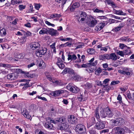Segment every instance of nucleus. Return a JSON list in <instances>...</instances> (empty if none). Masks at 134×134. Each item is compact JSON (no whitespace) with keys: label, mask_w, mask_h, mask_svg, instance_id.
Instances as JSON below:
<instances>
[{"label":"nucleus","mask_w":134,"mask_h":134,"mask_svg":"<svg viewBox=\"0 0 134 134\" xmlns=\"http://www.w3.org/2000/svg\"><path fill=\"white\" fill-rule=\"evenodd\" d=\"M14 75L13 73L9 74L7 75V78L11 80H14L15 79Z\"/></svg>","instance_id":"34"},{"label":"nucleus","mask_w":134,"mask_h":134,"mask_svg":"<svg viewBox=\"0 0 134 134\" xmlns=\"http://www.w3.org/2000/svg\"><path fill=\"white\" fill-rule=\"evenodd\" d=\"M1 67H3L4 68H10L11 67V65L10 64H5L1 63Z\"/></svg>","instance_id":"47"},{"label":"nucleus","mask_w":134,"mask_h":134,"mask_svg":"<svg viewBox=\"0 0 134 134\" xmlns=\"http://www.w3.org/2000/svg\"><path fill=\"white\" fill-rule=\"evenodd\" d=\"M94 12L96 13H103L104 11L103 10L99 9H96L94 11Z\"/></svg>","instance_id":"55"},{"label":"nucleus","mask_w":134,"mask_h":134,"mask_svg":"<svg viewBox=\"0 0 134 134\" xmlns=\"http://www.w3.org/2000/svg\"><path fill=\"white\" fill-rule=\"evenodd\" d=\"M37 65L42 68H44L46 66L45 63L41 59H39L37 60Z\"/></svg>","instance_id":"20"},{"label":"nucleus","mask_w":134,"mask_h":134,"mask_svg":"<svg viewBox=\"0 0 134 134\" xmlns=\"http://www.w3.org/2000/svg\"><path fill=\"white\" fill-rule=\"evenodd\" d=\"M76 44L78 46L76 47L75 48V49H77L78 48H82V46L84 45L83 43L82 42H77Z\"/></svg>","instance_id":"38"},{"label":"nucleus","mask_w":134,"mask_h":134,"mask_svg":"<svg viewBox=\"0 0 134 134\" xmlns=\"http://www.w3.org/2000/svg\"><path fill=\"white\" fill-rule=\"evenodd\" d=\"M84 86L85 88L87 89H89L92 87L91 84L88 82L86 84L84 85Z\"/></svg>","instance_id":"37"},{"label":"nucleus","mask_w":134,"mask_h":134,"mask_svg":"<svg viewBox=\"0 0 134 134\" xmlns=\"http://www.w3.org/2000/svg\"><path fill=\"white\" fill-rule=\"evenodd\" d=\"M79 13L80 15L79 16V18L78 21H84L87 17L86 13H85L82 12H80Z\"/></svg>","instance_id":"9"},{"label":"nucleus","mask_w":134,"mask_h":134,"mask_svg":"<svg viewBox=\"0 0 134 134\" xmlns=\"http://www.w3.org/2000/svg\"><path fill=\"white\" fill-rule=\"evenodd\" d=\"M26 38L25 37H23L21 38L20 40L19 41V42L20 45H22L26 41Z\"/></svg>","instance_id":"36"},{"label":"nucleus","mask_w":134,"mask_h":134,"mask_svg":"<svg viewBox=\"0 0 134 134\" xmlns=\"http://www.w3.org/2000/svg\"><path fill=\"white\" fill-rule=\"evenodd\" d=\"M48 28H43L40 31L39 34L41 35L47 34L48 30Z\"/></svg>","instance_id":"30"},{"label":"nucleus","mask_w":134,"mask_h":134,"mask_svg":"<svg viewBox=\"0 0 134 134\" xmlns=\"http://www.w3.org/2000/svg\"><path fill=\"white\" fill-rule=\"evenodd\" d=\"M47 79L51 82L57 84L58 85L61 86L63 85V83L60 80H57L52 78L49 75H46Z\"/></svg>","instance_id":"4"},{"label":"nucleus","mask_w":134,"mask_h":134,"mask_svg":"<svg viewBox=\"0 0 134 134\" xmlns=\"http://www.w3.org/2000/svg\"><path fill=\"white\" fill-rule=\"evenodd\" d=\"M87 51L90 54H92L94 52V49H88Z\"/></svg>","instance_id":"52"},{"label":"nucleus","mask_w":134,"mask_h":134,"mask_svg":"<svg viewBox=\"0 0 134 134\" xmlns=\"http://www.w3.org/2000/svg\"><path fill=\"white\" fill-rule=\"evenodd\" d=\"M68 59L69 60H75L77 58L76 56L74 54L72 55H71L70 54H68Z\"/></svg>","instance_id":"31"},{"label":"nucleus","mask_w":134,"mask_h":134,"mask_svg":"<svg viewBox=\"0 0 134 134\" xmlns=\"http://www.w3.org/2000/svg\"><path fill=\"white\" fill-rule=\"evenodd\" d=\"M100 116L102 118H105L107 117L106 114L105 113L104 110L103 109H101L100 112Z\"/></svg>","instance_id":"32"},{"label":"nucleus","mask_w":134,"mask_h":134,"mask_svg":"<svg viewBox=\"0 0 134 134\" xmlns=\"http://www.w3.org/2000/svg\"><path fill=\"white\" fill-rule=\"evenodd\" d=\"M72 78L74 80L78 81L79 79V76L75 74H74L73 76H72Z\"/></svg>","instance_id":"42"},{"label":"nucleus","mask_w":134,"mask_h":134,"mask_svg":"<svg viewBox=\"0 0 134 134\" xmlns=\"http://www.w3.org/2000/svg\"><path fill=\"white\" fill-rule=\"evenodd\" d=\"M102 69L100 68H99L95 70V74L97 75H99L102 72Z\"/></svg>","instance_id":"41"},{"label":"nucleus","mask_w":134,"mask_h":134,"mask_svg":"<svg viewBox=\"0 0 134 134\" xmlns=\"http://www.w3.org/2000/svg\"><path fill=\"white\" fill-rule=\"evenodd\" d=\"M69 1V0H63L62 1H60V3L62 2V6H63V5L66 3V2H68Z\"/></svg>","instance_id":"64"},{"label":"nucleus","mask_w":134,"mask_h":134,"mask_svg":"<svg viewBox=\"0 0 134 134\" xmlns=\"http://www.w3.org/2000/svg\"><path fill=\"white\" fill-rule=\"evenodd\" d=\"M22 114L28 119H29L30 118V116L29 114L28 111L25 109H24L23 111L22 112Z\"/></svg>","instance_id":"24"},{"label":"nucleus","mask_w":134,"mask_h":134,"mask_svg":"<svg viewBox=\"0 0 134 134\" xmlns=\"http://www.w3.org/2000/svg\"><path fill=\"white\" fill-rule=\"evenodd\" d=\"M109 20L110 21V22L111 23H118L119 21L118 20H116L115 19H109Z\"/></svg>","instance_id":"59"},{"label":"nucleus","mask_w":134,"mask_h":134,"mask_svg":"<svg viewBox=\"0 0 134 134\" xmlns=\"http://www.w3.org/2000/svg\"><path fill=\"white\" fill-rule=\"evenodd\" d=\"M21 0H12L11 3L13 5L19 4L22 3Z\"/></svg>","instance_id":"33"},{"label":"nucleus","mask_w":134,"mask_h":134,"mask_svg":"<svg viewBox=\"0 0 134 134\" xmlns=\"http://www.w3.org/2000/svg\"><path fill=\"white\" fill-rule=\"evenodd\" d=\"M7 34L6 30L4 28H2L0 30V35L2 37H5Z\"/></svg>","instance_id":"26"},{"label":"nucleus","mask_w":134,"mask_h":134,"mask_svg":"<svg viewBox=\"0 0 134 134\" xmlns=\"http://www.w3.org/2000/svg\"><path fill=\"white\" fill-rule=\"evenodd\" d=\"M108 54H101L99 56V59L100 60H103L105 59L108 60Z\"/></svg>","instance_id":"27"},{"label":"nucleus","mask_w":134,"mask_h":134,"mask_svg":"<svg viewBox=\"0 0 134 134\" xmlns=\"http://www.w3.org/2000/svg\"><path fill=\"white\" fill-rule=\"evenodd\" d=\"M120 83L119 81H112L110 84L111 85H115L118 84Z\"/></svg>","instance_id":"54"},{"label":"nucleus","mask_w":134,"mask_h":134,"mask_svg":"<svg viewBox=\"0 0 134 134\" xmlns=\"http://www.w3.org/2000/svg\"><path fill=\"white\" fill-rule=\"evenodd\" d=\"M116 54L121 56V57H124V51H120L117 50L116 52Z\"/></svg>","instance_id":"45"},{"label":"nucleus","mask_w":134,"mask_h":134,"mask_svg":"<svg viewBox=\"0 0 134 134\" xmlns=\"http://www.w3.org/2000/svg\"><path fill=\"white\" fill-rule=\"evenodd\" d=\"M108 60L111 59L112 60L115 61L117 59V56L115 53H112L109 54H108Z\"/></svg>","instance_id":"14"},{"label":"nucleus","mask_w":134,"mask_h":134,"mask_svg":"<svg viewBox=\"0 0 134 134\" xmlns=\"http://www.w3.org/2000/svg\"><path fill=\"white\" fill-rule=\"evenodd\" d=\"M111 122L113 123V124L115 126H118L117 122V119H116L115 120H111Z\"/></svg>","instance_id":"48"},{"label":"nucleus","mask_w":134,"mask_h":134,"mask_svg":"<svg viewBox=\"0 0 134 134\" xmlns=\"http://www.w3.org/2000/svg\"><path fill=\"white\" fill-rule=\"evenodd\" d=\"M97 23L96 19L92 17H91L88 19L87 23L88 26L91 27H93Z\"/></svg>","instance_id":"2"},{"label":"nucleus","mask_w":134,"mask_h":134,"mask_svg":"<svg viewBox=\"0 0 134 134\" xmlns=\"http://www.w3.org/2000/svg\"><path fill=\"white\" fill-rule=\"evenodd\" d=\"M75 131L79 134H82L86 132V128L85 126L82 124L77 125L75 128Z\"/></svg>","instance_id":"1"},{"label":"nucleus","mask_w":134,"mask_h":134,"mask_svg":"<svg viewBox=\"0 0 134 134\" xmlns=\"http://www.w3.org/2000/svg\"><path fill=\"white\" fill-rule=\"evenodd\" d=\"M99 17L100 19L103 20V22L106 21L107 20V17L104 16H101Z\"/></svg>","instance_id":"57"},{"label":"nucleus","mask_w":134,"mask_h":134,"mask_svg":"<svg viewBox=\"0 0 134 134\" xmlns=\"http://www.w3.org/2000/svg\"><path fill=\"white\" fill-rule=\"evenodd\" d=\"M64 92V90H59L53 92L52 93V95L54 96H58L60 94Z\"/></svg>","instance_id":"17"},{"label":"nucleus","mask_w":134,"mask_h":134,"mask_svg":"<svg viewBox=\"0 0 134 134\" xmlns=\"http://www.w3.org/2000/svg\"><path fill=\"white\" fill-rule=\"evenodd\" d=\"M25 56V54L23 53H16L15 55V57L17 59H22L24 58Z\"/></svg>","instance_id":"21"},{"label":"nucleus","mask_w":134,"mask_h":134,"mask_svg":"<svg viewBox=\"0 0 134 134\" xmlns=\"http://www.w3.org/2000/svg\"><path fill=\"white\" fill-rule=\"evenodd\" d=\"M116 119L118 126L123 124L124 122V120L123 119L120 118H117Z\"/></svg>","instance_id":"35"},{"label":"nucleus","mask_w":134,"mask_h":134,"mask_svg":"<svg viewBox=\"0 0 134 134\" xmlns=\"http://www.w3.org/2000/svg\"><path fill=\"white\" fill-rule=\"evenodd\" d=\"M24 34L25 35V34H26L27 36H30L31 35V33L29 31H27L26 32H25L24 31Z\"/></svg>","instance_id":"62"},{"label":"nucleus","mask_w":134,"mask_h":134,"mask_svg":"<svg viewBox=\"0 0 134 134\" xmlns=\"http://www.w3.org/2000/svg\"><path fill=\"white\" fill-rule=\"evenodd\" d=\"M34 5L35 8L37 10H38L41 6L40 4L35 3Z\"/></svg>","instance_id":"50"},{"label":"nucleus","mask_w":134,"mask_h":134,"mask_svg":"<svg viewBox=\"0 0 134 134\" xmlns=\"http://www.w3.org/2000/svg\"><path fill=\"white\" fill-rule=\"evenodd\" d=\"M35 134H46V133H44L40 130H37L35 132Z\"/></svg>","instance_id":"53"},{"label":"nucleus","mask_w":134,"mask_h":134,"mask_svg":"<svg viewBox=\"0 0 134 134\" xmlns=\"http://www.w3.org/2000/svg\"><path fill=\"white\" fill-rule=\"evenodd\" d=\"M67 119L68 122L71 124H74L76 123L77 121L76 118L72 115L69 116Z\"/></svg>","instance_id":"7"},{"label":"nucleus","mask_w":134,"mask_h":134,"mask_svg":"<svg viewBox=\"0 0 134 134\" xmlns=\"http://www.w3.org/2000/svg\"><path fill=\"white\" fill-rule=\"evenodd\" d=\"M128 37H123L120 38V40L121 41H127V38Z\"/></svg>","instance_id":"58"},{"label":"nucleus","mask_w":134,"mask_h":134,"mask_svg":"<svg viewBox=\"0 0 134 134\" xmlns=\"http://www.w3.org/2000/svg\"><path fill=\"white\" fill-rule=\"evenodd\" d=\"M25 5H19V9L20 10H23L25 9Z\"/></svg>","instance_id":"56"},{"label":"nucleus","mask_w":134,"mask_h":134,"mask_svg":"<svg viewBox=\"0 0 134 134\" xmlns=\"http://www.w3.org/2000/svg\"><path fill=\"white\" fill-rule=\"evenodd\" d=\"M22 73H23L25 75V76H27L28 78H30L32 77L33 76H32L30 75H28L29 74V72H26L24 71L22 72Z\"/></svg>","instance_id":"51"},{"label":"nucleus","mask_w":134,"mask_h":134,"mask_svg":"<svg viewBox=\"0 0 134 134\" xmlns=\"http://www.w3.org/2000/svg\"><path fill=\"white\" fill-rule=\"evenodd\" d=\"M80 6L79 3L78 2L74 3L73 5L70 7V10L71 11H74L75 9L79 7Z\"/></svg>","instance_id":"22"},{"label":"nucleus","mask_w":134,"mask_h":134,"mask_svg":"<svg viewBox=\"0 0 134 134\" xmlns=\"http://www.w3.org/2000/svg\"><path fill=\"white\" fill-rule=\"evenodd\" d=\"M108 48H110L108 46H106L104 47H101L100 49L101 51L103 50L105 51H107Z\"/></svg>","instance_id":"61"},{"label":"nucleus","mask_w":134,"mask_h":134,"mask_svg":"<svg viewBox=\"0 0 134 134\" xmlns=\"http://www.w3.org/2000/svg\"><path fill=\"white\" fill-rule=\"evenodd\" d=\"M105 127L104 122L102 121H98L96 124L94 126L95 129L97 130H101L104 129Z\"/></svg>","instance_id":"6"},{"label":"nucleus","mask_w":134,"mask_h":134,"mask_svg":"<svg viewBox=\"0 0 134 134\" xmlns=\"http://www.w3.org/2000/svg\"><path fill=\"white\" fill-rule=\"evenodd\" d=\"M74 73V71L73 69L68 68H65L62 72V73L63 74L67 73L73 74Z\"/></svg>","instance_id":"13"},{"label":"nucleus","mask_w":134,"mask_h":134,"mask_svg":"<svg viewBox=\"0 0 134 134\" xmlns=\"http://www.w3.org/2000/svg\"><path fill=\"white\" fill-rule=\"evenodd\" d=\"M105 110L107 117L111 118L113 116V113L109 108H107Z\"/></svg>","instance_id":"15"},{"label":"nucleus","mask_w":134,"mask_h":134,"mask_svg":"<svg viewBox=\"0 0 134 134\" xmlns=\"http://www.w3.org/2000/svg\"><path fill=\"white\" fill-rule=\"evenodd\" d=\"M124 129L122 128H120L119 127H116L113 130L116 134H123Z\"/></svg>","instance_id":"10"},{"label":"nucleus","mask_w":134,"mask_h":134,"mask_svg":"<svg viewBox=\"0 0 134 134\" xmlns=\"http://www.w3.org/2000/svg\"><path fill=\"white\" fill-rule=\"evenodd\" d=\"M107 3L108 4H109L113 7H116V5H115L114 3L111 1L108 0L107 1Z\"/></svg>","instance_id":"39"},{"label":"nucleus","mask_w":134,"mask_h":134,"mask_svg":"<svg viewBox=\"0 0 134 134\" xmlns=\"http://www.w3.org/2000/svg\"><path fill=\"white\" fill-rule=\"evenodd\" d=\"M113 12L114 14L118 15H125L126 14V13H124L120 10H118L114 9Z\"/></svg>","instance_id":"23"},{"label":"nucleus","mask_w":134,"mask_h":134,"mask_svg":"<svg viewBox=\"0 0 134 134\" xmlns=\"http://www.w3.org/2000/svg\"><path fill=\"white\" fill-rule=\"evenodd\" d=\"M66 87L68 90L73 93H76L79 91V88L75 86H71L68 85Z\"/></svg>","instance_id":"5"},{"label":"nucleus","mask_w":134,"mask_h":134,"mask_svg":"<svg viewBox=\"0 0 134 134\" xmlns=\"http://www.w3.org/2000/svg\"><path fill=\"white\" fill-rule=\"evenodd\" d=\"M44 126L46 128L50 129H52L54 128L53 125L48 122L45 123Z\"/></svg>","instance_id":"28"},{"label":"nucleus","mask_w":134,"mask_h":134,"mask_svg":"<svg viewBox=\"0 0 134 134\" xmlns=\"http://www.w3.org/2000/svg\"><path fill=\"white\" fill-rule=\"evenodd\" d=\"M68 127V125L65 123H63L60 126V129L62 130H66Z\"/></svg>","instance_id":"29"},{"label":"nucleus","mask_w":134,"mask_h":134,"mask_svg":"<svg viewBox=\"0 0 134 134\" xmlns=\"http://www.w3.org/2000/svg\"><path fill=\"white\" fill-rule=\"evenodd\" d=\"M89 132L90 134H97L95 129L94 128H92L91 130H90Z\"/></svg>","instance_id":"46"},{"label":"nucleus","mask_w":134,"mask_h":134,"mask_svg":"<svg viewBox=\"0 0 134 134\" xmlns=\"http://www.w3.org/2000/svg\"><path fill=\"white\" fill-rule=\"evenodd\" d=\"M47 49L46 48H41L35 52L36 55L39 57H41L42 55H44L46 53Z\"/></svg>","instance_id":"3"},{"label":"nucleus","mask_w":134,"mask_h":134,"mask_svg":"<svg viewBox=\"0 0 134 134\" xmlns=\"http://www.w3.org/2000/svg\"><path fill=\"white\" fill-rule=\"evenodd\" d=\"M78 100L80 101H84L85 100L84 97L82 94L79 96L77 97Z\"/></svg>","instance_id":"40"},{"label":"nucleus","mask_w":134,"mask_h":134,"mask_svg":"<svg viewBox=\"0 0 134 134\" xmlns=\"http://www.w3.org/2000/svg\"><path fill=\"white\" fill-rule=\"evenodd\" d=\"M120 90L123 92H125L127 89V87L125 86L120 88Z\"/></svg>","instance_id":"63"},{"label":"nucleus","mask_w":134,"mask_h":134,"mask_svg":"<svg viewBox=\"0 0 134 134\" xmlns=\"http://www.w3.org/2000/svg\"><path fill=\"white\" fill-rule=\"evenodd\" d=\"M29 84V81L26 82H23L21 84H20V86H27Z\"/></svg>","instance_id":"60"},{"label":"nucleus","mask_w":134,"mask_h":134,"mask_svg":"<svg viewBox=\"0 0 134 134\" xmlns=\"http://www.w3.org/2000/svg\"><path fill=\"white\" fill-rule=\"evenodd\" d=\"M63 121V119L61 117H59L55 119L54 120H50L51 123H53L54 124L62 122Z\"/></svg>","instance_id":"11"},{"label":"nucleus","mask_w":134,"mask_h":134,"mask_svg":"<svg viewBox=\"0 0 134 134\" xmlns=\"http://www.w3.org/2000/svg\"><path fill=\"white\" fill-rule=\"evenodd\" d=\"M61 16V15L60 14H55L51 15L50 16V18H49L50 19L52 18L54 20H58V18Z\"/></svg>","instance_id":"19"},{"label":"nucleus","mask_w":134,"mask_h":134,"mask_svg":"<svg viewBox=\"0 0 134 134\" xmlns=\"http://www.w3.org/2000/svg\"><path fill=\"white\" fill-rule=\"evenodd\" d=\"M40 45L38 42H32L30 45V47L33 50L40 48Z\"/></svg>","instance_id":"8"},{"label":"nucleus","mask_w":134,"mask_h":134,"mask_svg":"<svg viewBox=\"0 0 134 134\" xmlns=\"http://www.w3.org/2000/svg\"><path fill=\"white\" fill-rule=\"evenodd\" d=\"M124 55H127L131 53V51L129 49H127L124 51Z\"/></svg>","instance_id":"44"},{"label":"nucleus","mask_w":134,"mask_h":134,"mask_svg":"<svg viewBox=\"0 0 134 134\" xmlns=\"http://www.w3.org/2000/svg\"><path fill=\"white\" fill-rule=\"evenodd\" d=\"M49 114L52 115H55L56 114L55 111L53 108L52 109L49 111Z\"/></svg>","instance_id":"49"},{"label":"nucleus","mask_w":134,"mask_h":134,"mask_svg":"<svg viewBox=\"0 0 134 134\" xmlns=\"http://www.w3.org/2000/svg\"><path fill=\"white\" fill-rule=\"evenodd\" d=\"M48 33L52 36L56 35L57 34V31L54 30L53 29L48 28Z\"/></svg>","instance_id":"18"},{"label":"nucleus","mask_w":134,"mask_h":134,"mask_svg":"<svg viewBox=\"0 0 134 134\" xmlns=\"http://www.w3.org/2000/svg\"><path fill=\"white\" fill-rule=\"evenodd\" d=\"M57 64L61 69H63L65 67V65L63 63V62L61 59L60 58H58L57 59Z\"/></svg>","instance_id":"12"},{"label":"nucleus","mask_w":134,"mask_h":134,"mask_svg":"<svg viewBox=\"0 0 134 134\" xmlns=\"http://www.w3.org/2000/svg\"><path fill=\"white\" fill-rule=\"evenodd\" d=\"M95 116L97 118H99V113L98 109L97 108L96 109L95 112Z\"/></svg>","instance_id":"43"},{"label":"nucleus","mask_w":134,"mask_h":134,"mask_svg":"<svg viewBox=\"0 0 134 134\" xmlns=\"http://www.w3.org/2000/svg\"><path fill=\"white\" fill-rule=\"evenodd\" d=\"M94 60V58H93L91 59V60L89 61V62L90 65V66H96L97 63V60H96L93 62H92Z\"/></svg>","instance_id":"25"},{"label":"nucleus","mask_w":134,"mask_h":134,"mask_svg":"<svg viewBox=\"0 0 134 134\" xmlns=\"http://www.w3.org/2000/svg\"><path fill=\"white\" fill-rule=\"evenodd\" d=\"M105 26L104 23H100L95 27V30L96 31H99L101 30Z\"/></svg>","instance_id":"16"}]
</instances>
